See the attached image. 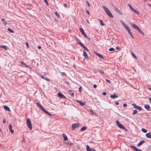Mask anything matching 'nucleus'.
Instances as JSON below:
<instances>
[{
    "mask_svg": "<svg viewBox=\"0 0 151 151\" xmlns=\"http://www.w3.org/2000/svg\"><path fill=\"white\" fill-rule=\"evenodd\" d=\"M83 56L86 58H87L88 57V56L87 54V53L86 52V51H83Z\"/></svg>",
    "mask_w": 151,
    "mask_h": 151,
    "instance_id": "obj_19",
    "label": "nucleus"
},
{
    "mask_svg": "<svg viewBox=\"0 0 151 151\" xmlns=\"http://www.w3.org/2000/svg\"><path fill=\"white\" fill-rule=\"evenodd\" d=\"M145 108L148 111H150V106L148 104H146L145 105Z\"/></svg>",
    "mask_w": 151,
    "mask_h": 151,
    "instance_id": "obj_15",
    "label": "nucleus"
},
{
    "mask_svg": "<svg viewBox=\"0 0 151 151\" xmlns=\"http://www.w3.org/2000/svg\"><path fill=\"white\" fill-rule=\"evenodd\" d=\"M102 94L103 95H104V96L106 95V93L105 92H103L102 93Z\"/></svg>",
    "mask_w": 151,
    "mask_h": 151,
    "instance_id": "obj_50",
    "label": "nucleus"
},
{
    "mask_svg": "<svg viewBox=\"0 0 151 151\" xmlns=\"http://www.w3.org/2000/svg\"><path fill=\"white\" fill-rule=\"evenodd\" d=\"M98 71L100 73H102V74L104 73V71L102 70L101 69H98Z\"/></svg>",
    "mask_w": 151,
    "mask_h": 151,
    "instance_id": "obj_41",
    "label": "nucleus"
},
{
    "mask_svg": "<svg viewBox=\"0 0 151 151\" xmlns=\"http://www.w3.org/2000/svg\"><path fill=\"white\" fill-rule=\"evenodd\" d=\"M82 47H83L85 50L86 48V47L84 45H83Z\"/></svg>",
    "mask_w": 151,
    "mask_h": 151,
    "instance_id": "obj_60",
    "label": "nucleus"
},
{
    "mask_svg": "<svg viewBox=\"0 0 151 151\" xmlns=\"http://www.w3.org/2000/svg\"><path fill=\"white\" fill-rule=\"evenodd\" d=\"M55 14L56 16H57L58 17H60V16L59 14L57 13V12H55Z\"/></svg>",
    "mask_w": 151,
    "mask_h": 151,
    "instance_id": "obj_38",
    "label": "nucleus"
},
{
    "mask_svg": "<svg viewBox=\"0 0 151 151\" xmlns=\"http://www.w3.org/2000/svg\"><path fill=\"white\" fill-rule=\"evenodd\" d=\"M36 104L41 109V110L43 111H44V110H45L44 107H43V106L40 104V103H36Z\"/></svg>",
    "mask_w": 151,
    "mask_h": 151,
    "instance_id": "obj_8",
    "label": "nucleus"
},
{
    "mask_svg": "<svg viewBox=\"0 0 151 151\" xmlns=\"http://www.w3.org/2000/svg\"><path fill=\"white\" fill-rule=\"evenodd\" d=\"M3 24L4 25H6L7 24V23L6 22H3Z\"/></svg>",
    "mask_w": 151,
    "mask_h": 151,
    "instance_id": "obj_52",
    "label": "nucleus"
},
{
    "mask_svg": "<svg viewBox=\"0 0 151 151\" xmlns=\"http://www.w3.org/2000/svg\"><path fill=\"white\" fill-rule=\"evenodd\" d=\"M44 79L46 81H50V80L47 78H45Z\"/></svg>",
    "mask_w": 151,
    "mask_h": 151,
    "instance_id": "obj_47",
    "label": "nucleus"
},
{
    "mask_svg": "<svg viewBox=\"0 0 151 151\" xmlns=\"http://www.w3.org/2000/svg\"><path fill=\"white\" fill-rule=\"evenodd\" d=\"M106 81H107V82H108L109 83H110V81L109 80H108L107 79H106Z\"/></svg>",
    "mask_w": 151,
    "mask_h": 151,
    "instance_id": "obj_53",
    "label": "nucleus"
},
{
    "mask_svg": "<svg viewBox=\"0 0 151 151\" xmlns=\"http://www.w3.org/2000/svg\"><path fill=\"white\" fill-rule=\"evenodd\" d=\"M103 8L104 9L105 11L106 12L107 14V15L110 17L113 18V16L110 10L108 9L107 8H106L105 6H103Z\"/></svg>",
    "mask_w": 151,
    "mask_h": 151,
    "instance_id": "obj_1",
    "label": "nucleus"
},
{
    "mask_svg": "<svg viewBox=\"0 0 151 151\" xmlns=\"http://www.w3.org/2000/svg\"><path fill=\"white\" fill-rule=\"evenodd\" d=\"M82 47H83L85 50L86 48V47L84 45H83Z\"/></svg>",
    "mask_w": 151,
    "mask_h": 151,
    "instance_id": "obj_59",
    "label": "nucleus"
},
{
    "mask_svg": "<svg viewBox=\"0 0 151 151\" xmlns=\"http://www.w3.org/2000/svg\"><path fill=\"white\" fill-rule=\"evenodd\" d=\"M86 127H83L81 129V131H83L85 130L86 129Z\"/></svg>",
    "mask_w": 151,
    "mask_h": 151,
    "instance_id": "obj_29",
    "label": "nucleus"
},
{
    "mask_svg": "<svg viewBox=\"0 0 151 151\" xmlns=\"http://www.w3.org/2000/svg\"><path fill=\"white\" fill-rule=\"evenodd\" d=\"M21 63L22 65H24L26 67H28V66L23 62L21 61Z\"/></svg>",
    "mask_w": 151,
    "mask_h": 151,
    "instance_id": "obj_26",
    "label": "nucleus"
},
{
    "mask_svg": "<svg viewBox=\"0 0 151 151\" xmlns=\"http://www.w3.org/2000/svg\"><path fill=\"white\" fill-rule=\"evenodd\" d=\"M0 48H3L6 50L8 49V47L4 45L0 46Z\"/></svg>",
    "mask_w": 151,
    "mask_h": 151,
    "instance_id": "obj_23",
    "label": "nucleus"
},
{
    "mask_svg": "<svg viewBox=\"0 0 151 151\" xmlns=\"http://www.w3.org/2000/svg\"><path fill=\"white\" fill-rule=\"evenodd\" d=\"M90 112L92 114L95 115L96 114V113L93 112L92 110H90Z\"/></svg>",
    "mask_w": 151,
    "mask_h": 151,
    "instance_id": "obj_37",
    "label": "nucleus"
},
{
    "mask_svg": "<svg viewBox=\"0 0 151 151\" xmlns=\"http://www.w3.org/2000/svg\"><path fill=\"white\" fill-rule=\"evenodd\" d=\"M137 112V110H134V111L132 113V114L133 115H134L135 114H136Z\"/></svg>",
    "mask_w": 151,
    "mask_h": 151,
    "instance_id": "obj_39",
    "label": "nucleus"
},
{
    "mask_svg": "<svg viewBox=\"0 0 151 151\" xmlns=\"http://www.w3.org/2000/svg\"><path fill=\"white\" fill-rule=\"evenodd\" d=\"M9 129L11 132V133L12 134H13L14 133V132L13 130H12V124H10L9 125Z\"/></svg>",
    "mask_w": 151,
    "mask_h": 151,
    "instance_id": "obj_13",
    "label": "nucleus"
},
{
    "mask_svg": "<svg viewBox=\"0 0 151 151\" xmlns=\"http://www.w3.org/2000/svg\"><path fill=\"white\" fill-rule=\"evenodd\" d=\"M44 112H45V113H46V114H48L50 116H51V114H50L48 111H47L46 110H44Z\"/></svg>",
    "mask_w": 151,
    "mask_h": 151,
    "instance_id": "obj_31",
    "label": "nucleus"
},
{
    "mask_svg": "<svg viewBox=\"0 0 151 151\" xmlns=\"http://www.w3.org/2000/svg\"><path fill=\"white\" fill-rule=\"evenodd\" d=\"M80 31L82 33V34L84 35V37L85 38H87L89 40H90V38L88 37L86 35V34L84 30H83V29L82 28H80L79 29Z\"/></svg>",
    "mask_w": 151,
    "mask_h": 151,
    "instance_id": "obj_4",
    "label": "nucleus"
},
{
    "mask_svg": "<svg viewBox=\"0 0 151 151\" xmlns=\"http://www.w3.org/2000/svg\"><path fill=\"white\" fill-rule=\"evenodd\" d=\"M148 99L149 101H150V102L151 103V98L149 97L148 98Z\"/></svg>",
    "mask_w": 151,
    "mask_h": 151,
    "instance_id": "obj_58",
    "label": "nucleus"
},
{
    "mask_svg": "<svg viewBox=\"0 0 151 151\" xmlns=\"http://www.w3.org/2000/svg\"><path fill=\"white\" fill-rule=\"evenodd\" d=\"M114 8L115 9V10L118 13L120 14L121 15H122V13L118 9L117 7L115 6H114Z\"/></svg>",
    "mask_w": 151,
    "mask_h": 151,
    "instance_id": "obj_11",
    "label": "nucleus"
},
{
    "mask_svg": "<svg viewBox=\"0 0 151 151\" xmlns=\"http://www.w3.org/2000/svg\"><path fill=\"white\" fill-rule=\"evenodd\" d=\"M78 90H79V91L80 92H81L82 91V88L81 87H80L79 88H78Z\"/></svg>",
    "mask_w": 151,
    "mask_h": 151,
    "instance_id": "obj_44",
    "label": "nucleus"
},
{
    "mask_svg": "<svg viewBox=\"0 0 151 151\" xmlns=\"http://www.w3.org/2000/svg\"><path fill=\"white\" fill-rule=\"evenodd\" d=\"M26 46H27V48H29V44H28V43L27 42H26Z\"/></svg>",
    "mask_w": 151,
    "mask_h": 151,
    "instance_id": "obj_45",
    "label": "nucleus"
},
{
    "mask_svg": "<svg viewBox=\"0 0 151 151\" xmlns=\"http://www.w3.org/2000/svg\"><path fill=\"white\" fill-rule=\"evenodd\" d=\"M115 104L116 105H118L119 104V103L117 101H116L115 102Z\"/></svg>",
    "mask_w": 151,
    "mask_h": 151,
    "instance_id": "obj_51",
    "label": "nucleus"
},
{
    "mask_svg": "<svg viewBox=\"0 0 151 151\" xmlns=\"http://www.w3.org/2000/svg\"><path fill=\"white\" fill-rule=\"evenodd\" d=\"M110 97L112 99H115L118 97V96L116 95L115 93H114V95H111L110 96Z\"/></svg>",
    "mask_w": 151,
    "mask_h": 151,
    "instance_id": "obj_16",
    "label": "nucleus"
},
{
    "mask_svg": "<svg viewBox=\"0 0 151 151\" xmlns=\"http://www.w3.org/2000/svg\"><path fill=\"white\" fill-rule=\"evenodd\" d=\"M77 102L80 104L81 106H83L85 105V103L82 102L79 100H77Z\"/></svg>",
    "mask_w": 151,
    "mask_h": 151,
    "instance_id": "obj_17",
    "label": "nucleus"
},
{
    "mask_svg": "<svg viewBox=\"0 0 151 151\" xmlns=\"http://www.w3.org/2000/svg\"><path fill=\"white\" fill-rule=\"evenodd\" d=\"M137 30L141 34H142V35H144V33L142 31H141V29L139 28L137 29Z\"/></svg>",
    "mask_w": 151,
    "mask_h": 151,
    "instance_id": "obj_25",
    "label": "nucleus"
},
{
    "mask_svg": "<svg viewBox=\"0 0 151 151\" xmlns=\"http://www.w3.org/2000/svg\"><path fill=\"white\" fill-rule=\"evenodd\" d=\"M127 104H123V106H124V107H125L127 106Z\"/></svg>",
    "mask_w": 151,
    "mask_h": 151,
    "instance_id": "obj_54",
    "label": "nucleus"
},
{
    "mask_svg": "<svg viewBox=\"0 0 151 151\" xmlns=\"http://www.w3.org/2000/svg\"><path fill=\"white\" fill-rule=\"evenodd\" d=\"M132 105L134 107L137 109L139 110L140 111L142 110V109L140 106H137L135 104L133 103L132 104Z\"/></svg>",
    "mask_w": 151,
    "mask_h": 151,
    "instance_id": "obj_6",
    "label": "nucleus"
},
{
    "mask_svg": "<svg viewBox=\"0 0 151 151\" xmlns=\"http://www.w3.org/2000/svg\"><path fill=\"white\" fill-rule=\"evenodd\" d=\"M66 144L70 146H71L73 145V144L70 142V141H68L67 142H66Z\"/></svg>",
    "mask_w": 151,
    "mask_h": 151,
    "instance_id": "obj_27",
    "label": "nucleus"
},
{
    "mask_svg": "<svg viewBox=\"0 0 151 151\" xmlns=\"http://www.w3.org/2000/svg\"><path fill=\"white\" fill-rule=\"evenodd\" d=\"M131 147L134 149V151H142L141 150L137 149L135 146L131 145Z\"/></svg>",
    "mask_w": 151,
    "mask_h": 151,
    "instance_id": "obj_14",
    "label": "nucleus"
},
{
    "mask_svg": "<svg viewBox=\"0 0 151 151\" xmlns=\"http://www.w3.org/2000/svg\"><path fill=\"white\" fill-rule=\"evenodd\" d=\"M63 136L64 138V140L65 141H66L68 138L66 135L64 134H63Z\"/></svg>",
    "mask_w": 151,
    "mask_h": 151,
    "instance_id": "obj_20",
    "label": "nucleus"
},
{
    "mask_svg": "<svg viewBox=\"0 0 151 151\" xmlns=\"http://www.w3.org/2000/svg\"><path fill=\"white\" fill-rule=\"evenodd\" d=\"M26 121L28 127L30 130H32V128L30 120L29 118H27Z\"/></svg>",
    "mask_w": 151,
    "mask_h": 151,
    "instance_id": "obj_3",
    "label": "nucleus"
},
{
    "mask_svg": "<svg viewBox=\"0 0 151 151\" xmlns=\"http://www.w3.org/2000/svg\"><path fill=\"white\" fill-rule=\"evenodd\" d=\"M116 49L117 50H120V48L119 47H116Z\"/></svg>",
    "mask_w": 151,
    "mask_h": 151,
    "instance_id": "obj_56",
    "label": "nucleus"
},
{
    "mask_svg": "<svg viewBox=\"0 0 151 151\" xmlns=\"http://www.w3.org/2000/svg\"><path fill=\"white\" fill-rule=\"evenodd\" d=\"M40 76L42 79H44L45 77L41 75Z\"/></svg>",
    "mask_w": 151,
    "mask_h": 151,
    "instance_id": "obj_57",
    "label": "nucleus"
},
{
    "mask_svg": "<svg viewBox=\"0 0 151 151\" xmlns=\"http://www.w3.org/2000/svg\"><path fill=\"white\" fill-rule=\"evenodd\" d=\"M129 23L133 28L137 30L139 28V27L137 25L133 23H132V22H130Z\"/></svg>",
    "mask_w": 151,
    "mask_h": 151,
    "instance_id": "obj_9",
    "label": "nucleus"
},
{
    "mask_svg": "<svg viewBox=\"0 0 151 151\" xmlns=\"http://www.w3.org/2000/svg\"><path fill=\"white\" fill-rule=\"evenodd\" d=\"M86 3H87L88 5V6L90 7V5L88 2V1H86Z\"/></svg>",
    "mask_w": 151,
    "mask_h": 151,
    "instance_id": "obj_46",
    "label": "nucleus"
},
{
    "mask_svg": "<svg viewBox=\"0 0 151 151\" xmlns=\"http://www.w3.org/2000/svg\"><path fill=\"white\" fill-rule=\"evenodd\" d=\"M127 5L129 6V7L132 11L133 10V9H134L133 8V7L130 4H127Z\"/></svg>",
    "mask_w": 151,
    "mask_h": 151,
    "instance_id": "obj_28",
    "label": "nucleus"
},
{
    "mask_svg": "<svg viewBox=\"0 0 151 151\" xmlns=\"http://www.w3.org/2000/svg\"><path fill=\"white\" fill-rule=\"evenodd\" d=\"M4 109L5 110H6V111H10V110L8 106H4Z\"/></svg>",
    "mask_w": 151,
    "mask_h": 151,
    "instance_id": "obj_21",
    "label": "nucleus"
},
{
    "mask_svg": "<svg viewBox=\"0 0 151 151\" xmlns=\"http://www.w3.org/2000/svg\"><path fill=\"white\" fill-rule=\"evenodd\" d=\"M145 141L144 140H142L137 145L138 147H139L142 144L144 143L145 142Z\"/></svg>",
    "mask_w": 151,
    "mask_h": 151,
    "instance_id": "obj_22",
    "label": "nucleus"
},
{
    "mask_svg": "<svg viewBox=\"0 0 151 151\" xmlns=\"http://www.w3.org/2000/svg\"><path fill=\"white\" fill-rule=\"evenodd\" d=\"M85 50L87 51H88L89 50L88 49L87 47L85 49Z\"/></svg>",
    "mask_w": 151,
    "mask_h": 151,
    "instance_id": "obj_63",
    "label": "nucleus"
},
{
    "mask_svg": "<svg viewBox=\"0 0 151 151\" xmlns=\"http://www.w3.org/2000/svg\"><path fill=\"white\" fill-rule=\"evenodd\" d=\"M80 124L79 123H75L72 124V130H74L75 128H76L80 126Z\"/></svg>",
    "mask_w": 151,
    "mask_h": 151,
    "instance_id": "obj_5",
    "label": "nucleus"
},
{
    "mask_svg": "<svg viewBox=\"0 0 151 151\" xmlns=\"http://www.w3.org/2000/svg\"><path fill=\"white\" fill-rule=\"evenodd\" d=\"M146 137L148 138H151V133H148L146 134Z\"/></svg>",
    "mask_w": 151,
    "mask_h": 151,
    "instance_id": "obj_24",
    "label": "nucleus"
},
{
    "mask_svg": "<svg viewBox=\"0 0 151 151\" xmlns=\"http://www.w3.org/2000/svg\"><path fill=\"white\" fill-rule=\"evenodd\" d=\"M44 112H45V113H46V114H48L50 116H51V114H50L48 111H47L46 110H44Z\"/></svg>",
    "mask_w": 151,
    "mask_h": 151,
    "instance_id": "obj_30",
    "label": "nucleus"
},
{
    "mask_svg": "<svg viewBox=\"0 0 151 151\" xmlns=\"http://www.w3.org/2000/svg\"><path fill=\"white\" fill-rule=\"evenodd\" d=\"M64 6L66 8L67 7V6L66 4H64Z\"/></svg>",
    "mask_w": 151,
    "mask_h": 151,
    "instance_id": "obj_61",
    "label": "nucleus"
},
{
    "mask_svg": "<svg viewBox=\"0 0 151 151\" xmlns=\"http://www.w3.org/2000/svg\"><path fill=\"white\" fill-rule=\"evenodd\" d=\"M93 87L94 88H96L97 87V85L96 84H94L93 85Z\"/></svg>",
    "mask_w": 151,
    "mask_h": 151,
    "instance_id": "obj_55",
    "label": "nucleus"
},
{
    "mask_svg": "<svg viewBox=\"0 0 151 151\" xmlns=\"http://www.w3.org/2000/svg\"><path fill=\"white\" fill-rule=\"evenodd\" d=\"M132 55L134 58H137L136 56L134 54L133 52H131Z\"/></svg>",
    "mask_w": 151,
    "mask_h": 151,
    "instance_id": "obj_36",
    "label": "nucleus"
},
{
    "mask_svg": "<svg viewBox=\"0 0 151 151\" xmlns=\"http://www.w3.org/2000/svg\"><path fill=\"white\" fill-rule=\"evenodd\" d=\"M78 43L82 47L84 45L81 42H79V41H78Z\"/></svg>",
    "mask_w": 151,
    "mask_h": 151,
    "instance_id": "obj_42",
    "label": "nucleus"
},
{
    "mask_svg": "<svg viewBox=\"0 0 151 151\" xmlns=\"http://www.w3.org/2000/svg\"><path fill=\"white\" fill-rule=\"evenodd\" d=\"M99 22H100V23H101V24L102 25V26H104V25H105V24H104L103 22H102V20H101V19H99Z\"/></svg>",
    "mask_w": 151,
    "mask_h": 151,
    "instance_id": "obj_32",
    "label": "nucleus"
},
{
    "mask_svg": "<svg viewBox=\"0 0 151 151\" xmlns=\"http://www.w3.org/2000/svg\"><path fill=\"white\" fill-rule=\"evenodd\" d=\"M58 96L61 98L65 99V96L63 95V94L61 93L60 92H59L58 93Z\"/></svg>",
    "mask_w": 151,
    "mask_h": 151,
    "instance_id": "obj_10",
    "label": "nucleus"
},
{
    "mask_svg": "<svg viewBox=\"0 0 151 151\" xmlns=\"http://www.w3.org/2000/svg\"><path fill=\"white\" fill-rule=\"evenodd\" d=\"M120 22L123 25L125 28V29L127 30V31L130 30L129 27L125 24L121 20Z\"/></svg>",
    "mask_w": 151,
    "mask_h": 151,
    "instance_id": "obj_7",
    "label": "nucleus"
},
{
    "mask_svg": "<svg viewBox=\"0 0 151 151\" xmlns=\"http://www.w3.org/2000/svg\"><path fill=\"white\" fill-rule=\"evenodd\" d=\"M86 13L88 14H90V13L89 12L88 10L86 11Z\"/></svg>",
    "mask_w": 151,
    "mask_h": 151,
    "instance_id": "obj_62",
    "label": "nucleus"
},
{
    "mask_svg": "<svg viewBox=\"0 0 151 151\" xmlns=\"http://www.w3.org/2000/svg\"><path fill=\"white\" fill-rule=\"evenodd\" d=\"M7 30H8L9 31V32H12V33H14V32L13 30H12V29H10V28H8Z\"/></svg>",
    "mask_w": 151,
    "mask_h": 151,
    "instance_id": "obj_40",
    "label": "nucleus"
},
{
    "mask_svg": "<svg viewBox=\"0 0 151 151\" xmlns=\"http://www.w3.org/2000/svg\"><path fill=\"white\" fill-rule=\"evenodd\" d=\"M132 11L134 12L135 13L137 14L138 15H139V13L138 12L134 9H133Z\"/></svg>",
    "mask_w": 151,
    "mask_h": 151,
    "instance_id": "obj_34",
    "label": "nucleus"
},
{
    "mask_svg": "<svg viewBox=\"0 0 151 151\" xmlns=\"http://www.w3.org/2000/svg\"><path fill=\"white\" fill-rule=\"evenodd\" d=\"M115 50V49H114V48H113V47L110 48L109 50L110 51H114V50Z\"/></svg>",
    "mask_w": 151,
    "mask_h": 151,
    "instance_id": "obj_35",
    "label": "nucleus"
},
{
    "mask_svg": "<svg viewBox=\"0 0 151 151\" xmlns=\"http://www.w3.org/2000/svg\"><path fill=\"white\" fill-rule=\"evenodd\" d=\"M142 131L143 132L146 133L147 132V130L144 128H142L141 129Z\"/></svg>",
    "mask_w": 151,
    "mask_h": 151,
    "instance_id": "obj_33",
    "label": "nucleus"
},
{
    "mask_svg": "<svg viewBox=\"0 0 151 151\" xmlns=\"http://www.w3.org/2000/svg\"><path fill=\"white\" fill-rule=\"evenodd\" d=\"M116 123L117 125L120 128L123 129L124 130L126 131H127V129L124 127V126H123V125L122 124L119 122L118 121L116 120Z\"/></svg>",
    "mask_w": 151,
    "mask_h": 151,
    "instance_id": "obj_2",
    "label": "nucleus"
},
{
    "mask_svg": "<svg viewBox=\"0 0 151 151\" xmlns=\"http://www.w3.org/2000/svg\"><path fill=\"white\" fill-rule=\"evenodd\" d=\"M148 89L150 90H151V87H150L149 88H148Z\"/></svg>",
    "mask_w": 151,
    "mask_h": 151,
    "instance_id": "obj_64",
    "label": "nucleus"
},
{
    "mask_svg": "<svg viewBox=\"0 0 151 151\" xmlns=\"http://www.w3.org/2000/svg\"><path fill=\"white\" fill-rule=\"evenodd\" d=\"M70 95L72 97H74V93H71L70 94Z\"/></svg>",
    "mask_w": 151,
    "mask_h": 151,
    "instance_id": "obj_49",
    "label": "nucleus"
},
{
    "mask_svg": "<svg viewBox=\"0 0 151 151\" xmlns=\"http://www.w3.org/2000/svg\"><path fill=\"white\" fill-rule=\"evenodd\" d=\"M86 149L87 151H93L94 150H95V149L93 148H92V149H91L88 145H86Z\"/></svg>",
    "mask_w": 151,
    "mask_h": 151,
    "instance_id": "obj_12",
    "label": "nucleus"
},
{
    "mask_svg": "<svg viewBox=\"0 0 151 151\" xmlns=\"http://www.w3.org/2000/svg\"><path fill=\"white\" fill-rule=\"evenodd\" d=\"M44 1L45 2V3H46V4L48 5V3L47 1V0H44Z\"/></svg>",
    "mask_w": 151,
    "mask_h": 151,
    "instance_id": "obj_48",
    "label": "nucleus"
},
{
    "mask_svg": "<svg viewBox=\"0 0 151 151\" xmlns=\"http://www.w3.org/2000/svg\"><path fill=\"white\" fill-rule=\"evenodd\" d=\"M95 53L100 58H101L103 59L104 60V57L103 56H102L101 55H100V54H99V53Z\"/></svg>",
    "mask_w": 151,
    "mask_h": 151,
    "instance_id": "obj_18",
    "label": "nucleus"
},
{
    "mask_svg": "<svg viewBox=\"0 0 151 151\" xmlns=\"http://www.w3.org/2000/svg\"><path fill=\"white\" fill-rule=\"evenodd\" d=\"M128 32L129 33L130 35L131 36L132 35V33L130 30H129L128 31Z\"/></svg>",
    "mask_w": 151,
    "mask_h": 151,
    "instance_id": "obj_43",
    "label": "nucleus"
}]
</instances>
